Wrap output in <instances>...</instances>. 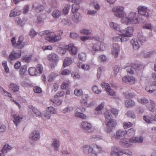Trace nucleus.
<instances>
[{
	"mask_svg": "<svg viewBox=\"0 0 156 156\" xmlns=\"http://www.w3.org/2000/svg\"><path fill=\"white\" fill-rule=\"evenodd\" d=\"M124 8L122 6H117L113 8L112 9L115 16L122 18L121 23L124 24L129 25L132 24H136L139 22L136 14L134 12L130 13L127 17H125L126 13L123 11Z\"/></svg>",
	"mask_w": 156,
	"mask_h": 156,
	"instance_id": "nucleus-1",
	"label": "nucleus"
},
{
	"mask_svg": "<svg viewBox=\"0 0 156 156\" xmlns=\"http://www.w3.org/2000/svg\"><path fill=\"white\" fill-rule=\"evenodd\" d=\"M81 149L84 153L88 152L91 156H97V154L101 151V147L99 145L93 144L92 146L88 145H84L81 148Z\"/></svg>",
	"mask_w": 156,
	"mask_h": 156,
	"instance_id": "nucleus-2",
	"label": "nucleus"
},
{
	"mask_svg": "<svg viewBox=\"0 0 156 156\" xmlns=\"http://www.w3.org/2000/svg\"><path fill=\"white\" fill-rule=\"evenodd\" d=\"M47 35H46L45 40L51 43H54L60 41L62 38L61 37L63 34V31L62 30L58 31L57 34L53 32H50L48 30L46 31Z\"/></svg>",
	"mask_w": 156,
	"mask_h": 156,
	"instance_id": "nucleus-3",
	"label": "nucleus"
},
{
	"mask_svg": "<svg viewBox=\"0 0 156 156\" xmlns=\"http://www.w3.org/2000/svg\"><path fill=\"white\" fill-rule=\"evenodd\" d=\"M143 138L141 136L133 137L130 139L123 138L121 140L122 146L123 147H129L132 143H141L143 141Z\"/></svg>",
	"mask_w": 156,
	"mask_h": 156,
	"instance_id": "nucleus-4",
	"label": "nucleus"
},
{
	"mask_svg": "<svg viewBox=\"0 0 156 156\" xmlns=\"http://www.w3.org/2000/svg\"><path fill=\"white\" fill-rule=\"evenodd\" d=\"M124 153L129 156H131L132 154V152L128 149L124 151L123 150L119 151L117 147H114L112 149L110 155L111 156H120Z\"/></svg>",
	"mask_w": 156,
	"mask_h": 156,
	"instance_id": "nucleus-5",
	"label": "nucleus"
},
{
	"mask_svg": "<svg viewBox=\"0 0 156 156\" xmlns=\"http://www.w3.org/2000/svg\"><path fill=\"white\" fill-rule=\"evenodd\" d=\"M24 38L23 36H20L19 38L18 41L17 43H16V39L15 37H13L11 40L12 44L15 47L19 48H21L23 47L24 45V43L23 41Z\"/></svg>",
	"mask_w": 156,
	"mask_h": 156,
	"instance_id": "nucleus-6",
	"label": "nucleus"
},
{
	"mask_svg": "<svg viewBox=\"0 0 156 156\" xmlns=\"http://www.w3.org/2000/svg\"><path fill=\"white\" fill-rule=\"evenodd\" d=\"M105 44L104 42H97L96 43L94 44L93 45L92 49V51L93 54H94V53L96 51H102L104 50L105 48Z\"/></svg>",
	"mask_w": 156,
	"mask_h": 156,
	"instance_id": "nucleus-7",
	"label": "nucleus"
},
{
	"mask_svg": "<svg viewBox=\"0 0 156 156\" xmlns=\"http://www.w3.org/2000/svg\"><path fill=\"white\" fill-rule=\"evenodd\" d=\"M81 126L84 131L88 133L94 132V128L92 127L91 124L86 121H83L81 123Z\"/></svg>",
	"mask_w": 156,
	"mask_h": 156,
	"instance_id": "nucleus-8",
	"label": "nucleus"
},
{
	"mask_svg": "<svg viewBox=\"0 0 156 156\" xmlns=\"http://www.w3.org/2000/svg\"><path fill=\"white\" fill-rule=\"evenodd\" d=\"M85 108L83 107L78 108L75 110L76 116L83 119H86L87 116L83 113L85 112Z\"/></svg>",
	"mask_w": 156,
	"mask_h": 156,
	"instance_id": "nucleus-9",
	"label": "nucleus"
},
{
	"mask_svg": "<svg viewBox=\"0 0 156 156\" xmlns=\"http://www.w3.org/2000/svg\"><path fill=\"white\" fill-rule=\"evenodd\" d=\"M127 65V66H126V67H128L127 71L128 73L131 74H133L134 73L133 69L134 70H138L140 69H141L142 67L141 65L133 63L130 65L129 66V65Z\"/></svg>",
	"mask_w": 156,
	"mask_h": 156,
	"instance_id": "nucleus-10",
	"label": "nucleus"
},
{
	"mask_svg": "<svg viewBox=\"0 0 156 156\" xmlns=\"http://www.w3.org/2000/svg\"><path fill=\"white\" fill-rule=\"evenodd\" d=\"M68 2L74 3L72 7V12L73 13L78 12L80 6L79 4L81 2V0H67Z\"/></svg>",
	"mask_w": 156,
	"mask_h": 156,
	"instance_id": "nucleus-11",
	"label": "nucleus"
},
{
	"mask_svg": "<svg viewBox=\"0 0 156 156\" xmlns=\"http://www.w3.org/2000/svg\"><path fill=\"white\" fill-rule=\"evenodd\" d=\"M56 112L55 108L53 107L50 106L47 108L45 112L44 113L45 117L47 119H49L51 117V115L52 114H55Z\"/></svg>",
	"mask_w": 156,
	"mask_h": 156,
	"instance_id": "nucleus-12",
	"label": "nucleus"
},
{
	"mask_svg": "<svg viewBox=\"0 0 156 156\" xmlns=\"http://www.w3.org/2000/svg\"><path fill=\"white\" fill-rule=\"evenodd\" d=\"M133 31V28L132 27H128L125 30H119L121 32L122 35L127 37H131L133 35L132 33Z\"/></svg>",
	"mask_w": 156,
	"mask_h": 156,
	"instance_id": "nucleus-13",
	"label": "nucleus"
},
{
	"mask_svg": "<svg viewBox=\"0 0 156 156\" xmlns=\"http://www.w3.org/2000/svg\"><path fill=\"white\" fill-rule=\"evenodd\" d=\"M101 86L103 88H105L107 93L111 96H114L115 94V92L112 90L109 84L105 82H102L101 84Z\"/></svg>",
	"mask_w": 156,
	"mask_h": 156,
	"instance_id": "nucleus-14",
	"label": "nucleus"
},
{
	"mask_svg": "<svg viewBox=\"0 0 156 156\" xmlns=\"http://www.w3.org/2000/svg\"><path fill=\"white\" fill-rule=\"evenodd\" d=\"M120 46L118 44H114L112 49V53L113 56L116 58L118 57L119 51Z\"/></svg>",
	"mask_w": 156,
	"mask_h": 156,
	"instance_id": "nucleus-15",
	"label": "nucleus"
},
{
	"mask_svg": "<svg viewBox=\"0 0 156 156\" xmlns=\"http://www.w3.org/2000/svg\"><path fill=\"white\" fill-rule=\"evenodd\" d=\"M139 13L142 15L147 17L149 16L148 10L145 6H139L138 8Z\"/></svg>",
	"mask_w": 156,
	"mask_h": 156,
	"instance_id": "nucleus-16",
	"label": "nucleus"
},
{
	"mask_svg": "<svg viewBox=\"0 0 156 156\" xmlns=\"http://www.w3.org/2000/svg\"><path fill=\"white\" fill-rule=\"evenodd\" d=\"M40 137V135L38 130H34L29 136L30 139L34 140H37Z\"/></svg>",
	"mask_w": 156,
	"mask_h": 156,
	"instance_id": "nucleus-17",
	"label": "nucleus"
},
{
	"mask_svg": "<svg viewBox=\"0 0 156 156\" xmlns=\"http://www.w3.org/2000/svg\"><path fill=\"white\" fill-rule=\"evenodd\" d=\"M89 96L87 94H85L82 96L80 100V104L82 106L89 107L91 104L88 105L87 101Z\"/></svg>",
	"mask_w": 156,
	"mask_h": 156,
	"instance_id": "nucleus-18",
	"label": "nucleus"
},
{
	"mask_svg": "<svg viewBox=\"0 0 156 156\" xmlns=\"http://www.w3.org/2000/svg\"><path fill=\"white\" fill-rule=\"evenodd\" d=\"M13 117V122L16 126H17L18 123L23 120H24V119L25 118V116L23 115H20L18 114L14 115Z\"/></svg>",
	"mask_w": 156,
	"mask_h": 156,
	"instance_id": "nucleus-19",
	"label": "nucleus"
},
{
	"mask_svg": "<svg viewBox=\"0 0 156 156\" xmlns=\"http://www.w3.org/2000/svg\"><path fill=\"white\" fill-rule=\"evenodd\" d=\"M48 59L49 61H52L55 63V65L58 60V55L54 53H51L48 55Z\"/></svg>",
	"mask_w": 156,
	"mask_h": 156,
	"instance_id": "nucleus-20",
	"label": "nucleus"
},
{
	"mask_svg": "<svg viewBox=\"0 0 156 156\" xmlns=\"http://www.w3.org/2000/svg\"><path fill=\"white\" fill-rule=\"evenodd\" d=\"M21 51H20L18 52L15 51L11 52L9 55V58L11 60H14L18 58L21 56Z\"/></svg>",
	"mask_w": 156,
	"mask_h": 156,
	"instance_id": "nucleus-21",
	"label": "nucleus"
},
{
	"mask_svg": "<svg viewBox=\"0 0 156 156\" xmlns=\"http://www.w3.org/2000/svg\"><path fill=\"white\" fill-rule=\"evenodd\" d=\"M28 108L29 109L28 111L29 113L30 111V112L31 111H32L33 113L35 115V116L37 117L41 116V113L37 109L31 105L29 106Z\"/></svg>",
	"mask_w": 156,
	"mask_h": 156,
	"instance_id": "nucleus-22",
	"label": "nucleus"
},
{
	"mask_svg": "<svg viewBox=\"0 0 156 156\" xmlns=\"http://www.w3.org/2000/svg\"><path fill=\"white\" fill-rule=\"evenodd\" d=\"M143 119L144 120L148 123H151L152 121H156V117L151 114H150L147 116H144Z\"/></svg>",
	"mask_w": 156,
	"mask_h": 156,
	"instance_id": "nucleus-23",
	"label": "nucleus"
},
{
	"mask_svg": "<svg viewBox=\"0 0 156 156\" xmlns=\"http://www.w3.org/2000/svg\"><path fill=\"white\" fill-rule=\"evenodd\" d=\"M67 49L70 51L71 54L73 55H75L77 53V49L75 47L73 44H69L68 46Z\"/></svg>",
	"mask_w": 156,
	"mask_h": 156,
	"instance_id": "nucleus-24",
	"label": "nucleus"
},
{
	"mask_svg": "<svg viewBox=\"0 0 156 156\" xmlns=\"http://www.w3.org/2000/svg\"><path fill=\"white\" fill-rule=\"evenodd\" d=\"M105 124L107 126L113 127L116 125V122L115 120L111 119L106 120Z\"/></svg>",
	"mask_w": 156,
	"mask_h": 156,
	"instance_id": "nucleus-25",
	"label": "nucleus"
},
{
	"mask_svg": "<svg viewBox=\"0 0 156 156\" xmlns=\"http://www.w3.org/2000/svg\"><path fill=\"white\" fill-rule=\"evenodd\" d=\"M9 87L14 92L18 91L19 90V86L14 83H11L9 85Z\"/></svg>",
	"mask_w": 156,
	"mask_h": 156,
	"instance_id": "nucleus-26",
	"label": "nucleus"
},
{
	"mask_svg": "<svg viewBox=\"0 0 156 156\" xmlns=\"http://www.w3.org/2000/svg\"><path fill=\"white\" fill-rule=\"evenodd\" d=\"M131 43L132 44L134 49L137 50L139 48L140 45L138 43L137 39L135 38H133L131 40Z\"/></svg>",
	"mask_w": 156,
	"mask_h": 156,
	"instance_id": "nucleus-27",
	"label": "nucleus"
},
{
	"mask_svg": "<svg viewBox=\"0 0 156 156\" xmlns=\"http://www.w3.org/2000/svg\"><path fill=\"white\" fill-rule=\"evenodd\" d=\"M21 11L18 9L15 8L12 10L9 15V16L11 17H13L16 16H18L21 13Z\"/></svg>",
	"mask_w": 156,
	"mask_h": 156,
	"instance_id": "nucleus-28",
	"label": "nucleus"
},
{
	"mask_svg": "<svg viewBox=\"0 0 156 156\" xmlns=\"http://www.w3.org/2000/svg\"><path fill=\"white\" fill-rule=\"evenodd\" d=\"M74 14L72 18L74 22L75 23H77L81 19V16L80 13L78 12H76Z\"/></svg>",
	"mask_w": 156,
	"mask_h": 156,
	"instance_id": "nucleus-29",
	"label": "nucleus"
},
{
	"mask_svg": "<svg viewBox=\"0 0 156 156\" xmlns=\"http://www.w3.org/2000/svg\"><path fill=\"white\" fill-rule=\"evenodd\" d=\"M150 101L151 104H148L146 106L150 111L152 112H154L155 110L154 107L155 106V103L152 100H150Z\"/></svg>",
	"mask_w": 156,
	"mask_h": 156,
	"instance_id": "nucleus-30",
	"label": "nucleus"
},
{
	"mask_svg": "<svg viewBox=\"0 0 156 156\" xmlns=\"http://www.w3.org/2000/svg\"><path fill=\"white\" fill-rule=\"evenodd\" d=\"M126 134V131L121 130H119L116 133L115 138L120 139L121 137L123 136Z\"/></svg>",
	"mask_w": 156,
	"mask_h": 156,
	"instance_id": "nucleus-31",
	"label": "nucleus"
},
{
	"mask_svg": "<svg viewBox=\"0 0 156 156\" xmlns=\"http://www.w3.org/2000/svg\"><path fill=\"white\" fill-rule=\"evenodd\" d=\"M62 14L61 12L58 10H55L52 13V16L55 19L58 18Z\"/></svg>",
	"mask_w": 156,
	"mask_h": 156,
	"instance_id": "nucleus-32",
	"label": "nucleus"
},
{
	"mask_svg": "<svg viewBox=\"0 0 156 156\" xmlns=\"http://www.w3.org/2000/svg\"><path fill=\"white\" fill-rule=\"evenodd\" d=\"M72 63V60L70 58H66L65 59L63 63V66L64 67L68 66L71 64Z\"/></svg>",
	"mask_w": 156,
	"mask_h": 156,
	"instance_id": "nucleus-33",
	"label": "nucleus"
},
{
	"mask_svg": "<svg viewBox=\"0 0 156 156\" xmlns=\"http://www.w3.org/2000/svg\"><path fill=\"white\" fill-rule=\"evenodd\" d=\"M59 145V141L58 140L56 139L54 140L52 145L54 147L55 151H57L58 150Z\"/></svg>",
	"mask_w": 156,
	"mask_h": 156,
	"instance_id": "nucleus-34",
	"label": "nucleus"
},
{
	"mask_svg": "<svg viewBox=\"0 0 156 156\" xmlns=\"http://www.w3.org/2000/svg\"><path fill=\"white\" fill-rule=\"evenodd\" d=\"M29 74L32 76H36L37 75L36 69L34 67H31L28 69Z\"/></svg>",
	"mask_w": 156,
	"mask_h": 156,
	"instance_id": "nucleus-35",
	"label": "nucleus"
},
{
	"mask_svg": "<svg viewBox=\"0 0 156 156\" xmlns=\"http://www.w3.org/2000/svg\"><path fill=\"white\" fill-rule=\"evenodd\" d=\"M27 67L25 66H22L20 70V73L21 76H23L25 75L27 71Z\"/></svg>",
	"mask_w": 156,
	"mask_h": 156,
	"instance_id": "nucleus-36",
	"label": "nucleus"
},
{
	"mask_svg": "<svg viewBox=\"0 0 156 156\" xmlns=\"http://www.w3.org/2000/svg\"><path fill=\"white\" fill-rule=\"evenodd\" d=\"M35 69H36V71L37 74H41L43 71V66L42 65L40 64H37V65L36 68H35Z\"/></svg>",
	"mask_w": 156,
	"mask_h": 156,
	"instance_id": "nucleus-37",
	"label": "nucleus"
},
{
	"mask_svg": "<svg viewBox=\"0 0 156 156\" xmlns=\"http://www.w3.org/2000/svg\"><path fill=\"white\" fill-rule=\"evenodd\" d=\"M83 93L82 90L78 88L76 89L74 91V94L76 96L80 97Z\"/></svg>",
	"mask_w": 156,
	"mask_h": 156,
	"instance_id": "nucleus-38",
	"label": "nucleus"
},
{
	"mask_svg": "<svg viewBox=\"0 0 156 156\" xmlns=\"http://www.w3.org/2000/svg\"><path fill=\"white\" fill-rule=\"evenodd\" d=\"M138 102L142 105H145L148 102V100L144 97H143L137 99Z\"/></svg>",
	"mask_w": 156,
	"mask_h": 156,
	"instance_id": "nucleus-39",
	"label": "nucleus"
},
{
	"mask_svg": "<svg viewBox=\"0 0 156 156\" xmlns=\"http://www.w3.org/2000/svg\"><path fill=\"white\" fill-rule=\"evenodd\" d=\"M33 9L34 10L35 12H40L43 10L44 8L42 5H39L36 7L33 6Z\"/></svg>",
	"mask_w": 156,
	"mask_h": 156,
	"instance_id": "nucleus-40",
	"label": "nucleus"
},
{
	"mask_svg": "<svg viewBox=\"0 0 156 156\" xmlns=\"http://www.w3.org/2000/svg\"><path fill=\"white\" fill-rule=\"evenodd\" d=\"M11 149L12 147L8 144L5 145H4L2 149V153L3 154L6 153Z\"/></svg>",
	"mask_w": 156,
	"mask_h": 156,
	"instance_id": "nucleus-41",
	"label": "nucleus"
},
{
	"mask_svg": "<svg viewBox=\"0 0 156 156\" xmlns=\"http://www.w3.org/2000/svg\"><path fill=\"white\" fill-rule=\"evenodd\" d=\"M46 16L45 15H41L40 16H38L37 17V22L38 23H40L42 22L44 19H45Z\"/></svg>",
	"mask_w": 156,
	"mask_h": 156,
	"instance_id": "nucleus-42",
	"label": "nucleus"
},
{
	"mask_svg": "<svg viewBox=\"0 0 156 156\" xmlns=\"http://www.w3.org/2000/svg\"><path fill=\"white\" fill-rule=\"evenodd\" d=\"M135 105L134 102L132 100H129L126 101L125 105L127 108L130 106H133Z\"/></svg>",
	"mask_w": 156,
	"mask_h": 156,
	"instance_id": "nucleus-43",
	"label": "nucleus"
},
{
	"mask_svg": "<svg viewBox=\"0 0 156 156\" xmlns=\"http://www.w3.org/2000/svg\"><path fill=\"white\" fill-rule=\"evenodd\" d=\"M109 25L111 27L113 28L114 29L117 30L119 31L120 30L119 26L113 22H110Z\"/></svg>",
	"mask_w": 156,
	"mask_h": 156,
	"instance_id": "nucleus-44",
	"label": "nucleus"
},
{
	"mask_svg": "<svg viewBox=\"0 0 156 156\" xmlns=\"http://www.w3.org/2000/svg\"><path fill=\"white\" fill-rule=\"evenodd\" d=\"M58 75L54 73H51L48 76V81L49 82L52 81L53 80H54L55 78L57 77Z\"/></svg>",
	"mask_w": 156,
	"mask_h": 156,
	"instance_id": "nucleus-45",
	"label": "nucleus"
},
{
	"mask_svg": "<svg viewBox=\"0 0 156 156\" xmlns=\"http://www.w3.org/2000/svg\"><path fill=\"white\" fill-rule=\"evenodd\" d=\"M70 8V5H69L67 4L66 5L62 10L63 13L65 15L68 14L69 12Z\"/></svg>",
	"mask_w": 156,
	"mask_h": 156,
	"instance_id": "nucleus-46",
	"label": "nucleus"
},
{
	"mask_svg": "<svg viewBox=\"0 0 156 156\" xmlns=\"http://www.w3.org/2000/svg\"><path fill=\"white\" fill-rule=\"evenodd\" d=\"M92 90L93 92L96 94H99L101 92V90L99 89L97 86H93L92 87Z\"/></svg>",
	"mask_w": 156,
	"mask_h": 156,
	"instance_id": "nucleus-47",
	"label": "nucleus"
},
{
	"mask_svg": "<svg viewBox=\"0 0 156 156\" xmlns=\"http://www.w3.org/2000/svg\"><path fill=\"white\" fill-rule=\"evenodd\" d=\"M127 134L129 136L134 135L135 134V131L133 128H130L127 132H126V134Z\"/></svg>",
	"mask_w": 156,
	"mask_h": 156,
	"instance_id": "nucleus-48",
	"label": "nucleus"
},
{
	"mask_svg": "<svg viewBox=\"0 0 156 156\" xmlns=\"http://www.w3.org/2000/svg\"><path fill=\"white\" fill-rule=\"evenodd\" d=\"M31 59V55H26L22 57V60L26 62H29Z\"/></svg>",
	"mask_w": 156,
	"mask_h": 156,
	"instance_id": "nucleus-49",
	"label": "nucleus"
},
{
	"mask_svg": "<svg viewBox=\"0 0 156 156\" xmlns=\"http://www.w3.org/2000/svg\"><path fill=\"white\" fill-rule=\"evenodd\" d=\"M52 102H53V105L55 106H57L60 105L62 103V101L56 99L51 100Z\"/></svg>",
	"mask_w": 156,
	"mask_h": 156,
	"instance_id": "nucleus-50",
	"label": "nucleus"
},
{
	"mask_svg": "<svg viewBox=\"0 0 156 156\" xmlns=\"http://www.w3.org/2000/svg\"><path fill=\"white\" fill-rule=\"evenodd\" d=\"M78 58L80 60L83 61H84L85 60L86 58V54L83 53H80L78 55Z\"/></svg>",
	"mask_w": 156,
	"mask_h": 156,
	"instance_id": "nucleus-51",
	"label": "nucleus"
},
{
	"mask_svg": "<svg viewBox=\"0 0 156 156\" xmlns=\"http://www.w3.org/2000/svg\"><path fill=\"white\" fill-rule=\"evenodd\" d=\"M132 125V123L129 122H124L123 123V127L125 129H126L130 127Z\"/></svg>",
	"mask_w": 156,
	"mask_h": 156,
	"instance_id": "nucleus-52",
	"label": "nucleus"
},
{
	"mask_svg": "<svg viewBox=\"0 0 156 156\" xmlns=\"http://www.w3.org/2000/svg\"><path fill=\"white\" fill-rule=\"evenodd\" d=\"M69 83L67 81H63L61 85V88L62 90H65L68 86Z\"/></svg>",
	"mask_w": 156,
	"mask_h": 156,
	"instance_id": "nucleus-53",
	"label": "nucleus"
},
{
	"mask_svg": "<svg viewBox=\"0 0 156 156\" xmlns=\"http://www.w3.org/2000/svg\"><path fill=\"white\" fill-rule=\"evenodd\" d=\"M2 94L4 95L9 97L10 98H12L11 94L9 92L5 90L3 88H2Z\"/></svg>",
	"mask_w": 156,
	"mask_h": 156,
	"instance_id": "nucleus-54",
	"label": "nucleus"
},
{
	"mask_svg": "<svg viewBox=\"0 0 156 156\" xmlns=\"http://www.w3.org/2000/svg\"><path fill=\"white\" fill-rule=\"evenodd\" d=\"M80 32L82 34L87 35L90 34L91 31L90 30L84 29L81 30Z\"/></svg>",
	"mask_w": 156,
	"mask_h": 156,
	"instance_id": "nucleus-55",
	"label": "nucleus"
},
{
	"mask_svg": "<svg viewBox=\"0 0 156 156\" xmlns=\"http://www.w3.org/2000/svg\"><path fill=\"white\" fill-rule=\"evenodd\" d=\"M2 65L4 68L6 72L8 73L9 71V69L7 65V62L5 61H3L2 62Z\"/></svg>",
	"mask_w": 156,
	"mask_h": 156,
	"instance_id": "nucleus-56",
	"label": "nucleus"
},
{
	"mask_svg": "<svg viewBox=\"0 0 156 156\" xmlns=\"http://www.w3.org/2000/svg\"><path fill=\"white\" fill-rule=\"evenodd\" d=\"M71 72L70 70L68 69H66L62 71L61 72V74L62 75H66L70 74Z\"/></svg>",
	"mask_w": 156,
	"mask_h": 156,
	"instance_id": "nucleus-57",
	"label": "nucleus"
},
{
	"mask_svg": "<svg viewBox=\"0 0 156 156\" xmlns=\"http://www.w3.org/2000/svg\"><path fill=\"white\" fill-rule=\"evenodd\" d=\"M33 90L35 93H40L42 92L41 88L38 86L34 87H33Z\"/></svg>",
	"mask_w": 156,
	"mask_h": 156,
	"instance_id": "nucleus-58",
	"label": "nucleus"
},
{
	"mask_svg": "<svg viewBox=\"0 0 156 156\" xmlns=\"http://www.w3.org/2000/svg\"><path fill=\"white\" fill-rule=\"evenodd\" d=\"M72 76L74 79H79L80 78V75L77 72H73L71 74Z\"/></svg>",
	"mask_w": 156,
	"mask_h": 156,
	"instance_id": "nucleus-59",
	"label": "nucleus"
},
{
	"mask_svg": "<svg viewBox=\"0 0 156 156\" xmlns=\"http://www.w3.org/2000/svg\"><path fill=\"white\" fill-rule=\"evenodd\" d=\"M65 94V92L63 91H62L58 92L56 95H54V97L55 98L60 97L62 96Z\"/></svg>",
	"mask_w": 156,
	"mask_h": 156,
	"instance_id": "nucleus-60",
	"label": "nucleus"
},
{
	"mask_svg": "<svg viewBox=\"0 0 156 156\" xmlns=\"http://www.w3.org/2000/svg\"><path fill=\"white\" fill-rule=\"evenodd\" d=\"M124 94L127 98H131L134 96V94L132 93H124Z\"/></svg>",
	"mask_w": 156,
	"mask_h": 156,
	"instance_id": "nucleus-61",
	"label": "nucleus"
},
{
	"mask_svg": "<svg viewBox=\"0 0 156 156\" xmlns=\"http://www.w3.org/2000/svg\"><path fill=\"white\" fill-rule=\"evenodd\" d=\"M111 115H110L109 112L106 111L105 113V117L106 119V120H108L111 119Z\"/></svg>",
	"mask_w": 156,
	"mask_h": 156,
	"instance_id": "nucleus-62",
	"label": "nucleus"
},
{
	"mask_svg": "<svg viewBox=\"0 0 156 156\" xmlns=\"http://www.w3.org/2000/svg\"><path fill=\"white\" fill-rule=\"evenodd\" d=\"M111 113L115 116H116L119 113V111L115 108H112L110 110Z\"/></svg>",
	"mask_w": 156,
	"mask_h": 156,
	"instance_id": "nucleus-63",
	"label": "nucleus"
},
{
	"mask_svg": "<svg viewBox=\"0 0 156 156\" xmlns=\"http://www.w3.org/2000/svg\"><path fill=\"white\" fill-rule=\"evenodd\" d=\"M106 57L103 55H101L99 56L98 58V61L101 62H104L106 60Z\"/></svg>",
	"mask_w": 156,
	"mask_h": 156,
	"instance_id": "nucleus-64",
	"label": "nucleus"
}]
</instances>
